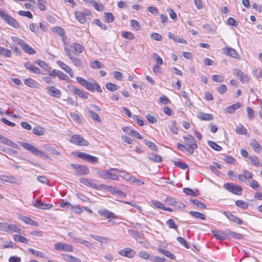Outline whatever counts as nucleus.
Here are the masks:
<instances>
[{
	"mask_svg": "<svg viewBox=\"0 0 262 262\" xmlns=\"http://www.w3.org/2000/svg\"><path fill=\"white\" fill-rule=\"evenodd\" d=\"M19 144L25 149L30 151L35 156H38L43 159H47L48 158V156L43 152L37 149L35 146H33L31 144L23 142H19Z\"/></svg>",
	"mask_w": 262,
	"mask_h": 262,
	"instance_id": "1",
	"label": "nucleus"
},
{
	"mask_svg": "<svg viewBox=\"0 0 262 262\" xmlns=\"http://www.w3.org/2000/svg\"><path fill=\"white\" fill-rule=\"evenodd\" d=\"M74 14L79 23L84 24L86 21V17L91 16V13L89 10L85 9L83 11H76Z\"/></svg>",
	"mask_w": 262,
	"mask_h": 262,
	"instance_id": "2",
	"label": "nucleus"
},
{
	"mask_svg": "<svg viewBox=\"0 0 262 262\" xmlns=\"http://www.w3.org/2000/svg\"><path fill=\"white\" fill-rule=\"evenodd\" d=\"M0 180L16 185H20L21 183V180L18 176L0 175Z\"/></svg>",
	"mask_w": 262,
	"mask_h": 262,
	"instance_id": "3",
	"label": "nucleus"
},
{
	"mask_svg": "<svg viewBox=\"0 0 262 262\" xmlns=\"http://www.w3.org/2000/svg\"><path fill=\"white\" fill-rule=\"evenodd\" d=\"M224 187L229 192L236 195H241L242 192V188L241 186L233 184V183H226Z\"/></svg>",
	"mask_w": 262,
	"mask_h": 262,
	"instance_id": "4",
	"label": "nucleus"
},
{
	"mask_svg": "<svg viewBox=\"0 0 262 262\" xmlns=\"http://www.w3.org/2000/svg\"><path fill=\"white\" fill-rule=\"evenodd\" d=\"M70 142L79 146H87L89 144V142L85 140L81 136L79 135L72 136L71 138Z\"/></svg>",
	"mask_w": 262,
	"mask_h": 262,
	"instance_id": "5",
	"label": "nucleus"
},
{
	"mask_svg": "<svg viewBox=\"0 0 262 262\" xmlns=\"http://www.w3.org/2000/svg\"><path fill=\"white\" fill-rule=\"evenodd\" d=\"M71 166L75 170L76 175H86L89 173V168L84 165L72 163Z\"/></svg>",
	"mask_w": 262,
	"mask_h": 262,
	"instance_id": "6",
	"label": "nucleus"
},
{
	"mask_svg": "<svg viewBox=\"0 0 262 262\" xmlns=\"http://www.w3.org/2000/svg\"><path fill=\"white\" fill-rule=\"evenodd\" d=\"M77 156L78 157L92 163H97L98 162V158L85 152L78 151L77 152Z\"/></svg>",
	"mask_w": 262,
	"mask_h": 262,
	"instance_id": "7",
	"label": "nucleus"
},
{
	"mask_svg": "<svg viewBox=\"0 0 262 262\" xmlns=\"http://www.w3.org/2000/svg\"><path fill=\"white\" fill-rule=\"evenodd\" d=\"M47 92L51 97L59 98L61 96L62 93L60 90L56 89L54 86L48 85L47 87Z\"/></svg>",
	"mask_w": 262,
	"mask_h": 262,
	"instance_id": "8",
	"label": "nucleus"
},
{
	"mask_svg": "<svg viewBox=\"0 0 262 262\" xmlns=\"http://www.w3.org/2000/svg\"><path fill=\"white\" fill-rule=\"evenodd\" d=\"M54 247L57 250H62L66 252H72L73 250V248L71 245L62 243H56L54 245Z\"/></svg>",
	"mask_w": 262,
	"mask_h": 262,
	"instance_id": "9",
	"label": "nucleus"
},
{
	"mask_svg": "<svg viewBox=\"0 0 262 262\" xmlns=\"http://www.w3.org/2000/svg\"><path fill=\"white\" fill-rule=\"evenodd\" d=\"M118 254L122 256L133 258L135 255V252L129 248H125L118 251Z\"/></svg>",
	"mask_w": 262,
	"mask_h": 262,
	"instance_id": "10",
	"label": "nucleus"
},
{
	"mask_svg": "<svg viewBox=\"0 0 262 262\" xmlns=\"http://www.w3.org/2000/svg\"><path fill=\"white\" fill-rule=\"evenodd\" d=\"M85 89L91 92H94L95 90H96L98 92H102V90L100 86L94 80H93V82L89 81Z\"/></svg>",
	"mask_w": 262,
	"mask_h": 262,
	"instance_id": "11",
	"label": "nucleus"
},
{
	"mask_svg": "<svg viewBox=\"0 0 262 262\" xmlns=\"http://www.w3.org/2000/svg\"><path fill=\"white\" fill-rule=\"evenodd\" d=\"M79 181L83 184L86 186L94 188L95 189H100V186L93 183V181L90 179H87L85 178H81L79 179Z\"/></svg>",
	"mask_w": 262,
	"mask_h": 262,
	"instance_id": "12",
	"label": "nucleus"
},
{
	"mask_svg": "<svg viewBox=\"0 0 262 262\" xmlns=\"http://www.w3.org/2000/svg\"><path fill=\"white\" fill-rule=\"evenodd\" d=\"M70 91L75 95L78 96L79 97L82 98L86 99L88 98V94L84 91L81 90L74 86H71L70 88Z\"/></svg>",
	"mask_w": 262,
	"mask_h": 262,
	"instance_id": "13",
	"label": "nucleus"
},
{
	"mask_svg": "<svg viewBox=\"0 0 262 262\" xmlns=\"http://www.w3.org/2000/svg\"><path fill=\"white\" fill-rule=\"evenodd\" d=\"M183 140L185 141V143L188 146H193V147H198V145L196 142L195 139L190 135H187L186 136H183Z\"/></svg>",
	"mask_w": 262,
	"mask_h": 262,
	"instance_id": "14",
	"label": "nucleus"
},
{
	"mask_svg": "<svg viewBox=\"0 0 262 262\" xmlns=\"http://www.w3.org/2000/svg\"><path fill=\"white\" fill-rule=\"evenodd\" d=\"M33 205L35 207L40 209H50L52 207V205L51 204L42 202L38 199L33 202Z\"/></svg>",
	"mask_w": 262,
	"mask_h": 262,
	"instance_id": "15",
	"label": "nucleus"
},
{
	"mask_svg": "<svg viewBox=\"0 0 262 262\" xmlns=\"http://www.w3.org/2000/svg\"><path fill=\"white\" fill-rule=\"evenodd\" d=\"M212 233L213 236L217 239L223 241L225 238H227V232H226V230L223 231L212 230Z\"/></svg>",
	"mask_w": 262,
	"mask_h": 262,
	"instance_id": "16",
	"label": "nucleus"
},
{
	"mask_svg": "<svg viewBox=\"0 0 262 262\" xmlns=\"http://www.w3.org/2000/svg\"><path fill=\"white\" fill-rule=\"evenodd\" d=\"M223 50L224 51V53L228 56H230L236 59L239 57V55L237 52L232 48L226 47L223 48Z\"/></svg>",
	"mask_w": 262,
	"mask_h": 262,
	"instance_id": "17",
	"label": "nucleus"
},
{
	"mask_svg": "<svg viewBox=\"0 0 262 262\" xmlns=\"http://www.w3.org/2000/svg\"><path fill=\"white\" fill-rule=\"evenodd\" d=\"M98 213L100 215H101L106 219H111V218L113 219V218L116 217V215L114 213L111 212L109 210L105 209H103L99 210Z\"/></svg>",
	"mask_w": 262,
	"mask_h": 262,
	"instance_id": "18",
	"label": "nucleus"
},
{
	"mask_svg": "<svg viewBox=\"0 0 262 262\" xmlns=\"http://www.w3.org/2000/svg\"><path fill=\"white\" fill-rule=\"evenodd\" d=\"M234 74L237 76L243 83L247 82L249 81L248 77L239 70H235L234 71Z\"/></svg>",
	"mask_w": 262,
	"mask_h": 262,
	"instance_id": "19",
	"label": "nucleus"
},
{
	"mask_svg": "<svg viewBox=\"0 0 262 262\" xmlns=\"http://www.w3.org/2000/svg\"><path fill=\"white\" fill-rule=\"evenodd\" d=\"M197 117L203 121H210L213 119V116L210 114L204 113L202 112H199L197 113Z\"/></svg>",
	"mask_w": 262,
	"mask_h": 262,
	"instance_id": "20",
	"label": "nucleus"
},
{
	"mask_svg": "<svg viewBox=\"0 0 262 262\" xmlns=\"http://www.w3.org/2000/svg\"><path fill=\"white\" fill-rule=\"evenodd\" d=\"M25 67L26 69L30 70L31 72L35 74H41V71L37 67L33 66L30 62H26L25 63Z\"/></svg>",
	"mask_w": 262,
	"mask_h": 262,
	"instance_id": "21",
	"label": "nucleus"
},
{
	"mask_svg": "<svg viewBox=\"0 0 262 262\" xmlns=\"http://www.w3.org/2000/svg\"><path fill=\"white\" fill-rule=\"evenodd\" d=\"M224 214L231 221L234 222L238 224L243 223L242 220L229 212H225Z\"/></svg>",
	"mask_w": 262,
	"mask_h": 262,
	"instance_id": "22",
	"label": "nucleus"
},
{
	"mask_svg": "<svg viewBox=\"0 0 262 262\" xmlns=\"http://www.w3.org/2000/svg\"><path fill=\"white\" fill-rule=\"evenodd\" d=\"M57 64L63 70L68 73L71 77H73L74 76L72 69L68 66L61 61H57Z\"/></svg>",
	"mask_w": 262,
	"mask_h": 262,
	"instance_id": "23",
	"label": "nucleus"
},
{
	"mask_svg": "<svg viewBox=\"0 0 262 262\" xmlns=\"http://www.w3.org/2000/svg\"><path fill=\"white\" fill-rule=\"evenodd\" d=\"M19 219L27 224L33 226H36V227L38 226L37 222L34 220H32L29 217H28L26 216L20 215Z\"/></svg>",
	"mask_w": 262,
	"mask_h": 262,
	"instance_id": "24",
	"label": "nucleus"
},
{
	"mask_svg": "<svg viewBox=\"0 0 262 262\" xmlns=\"http://www.w3.org/2000/svg\"><path fill=\"white\" fill-rule=\"evenodd\" d=\"M14 232L18 233H21L22 229L19 225L16 224H9L8 226V232Z\"/></svg>",
	"mask_w": 262,
	"mask_h": 262,
	"instance_id": "25",
	"label": "nucleus"
},
{
	"mask_svg": "<svg viewBox=\"0 0 262 262\" xmlns=\"http://www.w3.org/2000/svg\"><path fill=\"white\" fill-rule=\"evenodd\" d=\"M226 232H227V238H229L230 236L238 239H243L244 238L243 235L232 231L229 229H226Z\"/></svg>",
	"mask_w": 262,
	"mask_h": 262,
	"instance_id": "26",
	"label": "nucleus"
},
{
	"mask_svg": "<svg viewBox=\"0 0 262 262\" xmlns=\"http://www.w3.org/2000/svg\"><path fill=\"white\" fill-rule=\"evenodd\" d=\"M6 21L10 26H12L15 28H17L19 27V23L12 17L10 15L6 19Z\"/></svg>",
	"mask_w": 262,
	"mask_h": 262,
	"instance_id": "27",
	"label": "nucleus"
},
{
	"mask_svg": "<svg viewBox=\"0 0 262 262\" xmlns=\"http://www.w3.org/2000/svg\"><path fill=\"white\" fill-rule=\"evenodd\" d=\"M100 189H105L106 190L111 192L112 194H116L117 191L118 189L115 187L104 184H101L100 185Z\"/></svg>",
	"mask_w": 262,
	"mask_h": 262,
	"instance_id": "28",
	"label": "nucleus"
},
{
	"mask_svg": "<svg viewBox=\"0 0 262 262\" xmlns=\"http://www.w3.org/2000/svg\"><path fill=\"white\" fill-rule=\"evenodd\" d=\"M13 239L16 242H19L24 244H28L29 242L28 239L23 236L15 234L13 236Z\"/></svg>",
	"mask_w": 262,
	"mask_h": 262,
	"instance_id": "29",
	"label": "nucleus"
},
{
	"mask_svg": "<svg viewBox=\"0 0 262 262\" xmlns=\"http://www.w3.org/2000/svg\"><path fill=\"white\" fill-rule=\"evenodd\" d=\"M189 201L191 203L196 205L200 208L206 209L207 208V206L205 204H204V203H203L202 202L198 200L190 199L189 200Z\"/></svg>",
	"mask_w": 262,
	"mask_h": 262,
	"instance_id": "30",
	"label": "nucleus"
},
{
	"mask_svg": "<svg viewBox=\"0 0 262 262\" xmlns=\"http://www.w3.org/2000/svg\"><path fill=\"white\" fill-rule=\"evenodd\" d=\"M235 130L236 133L239 135H245L247 133V129L242 124H239L236 126Z\"/></svg>",
	"mask_w": 262,
	"mask_h": 262,
	"instance_id": "31",
	"label": "nucleus"
},
{
	"mask_svg": "<svg viewBox=\"0 0 262 262\" xmlns=\"http://www.w3.org/2000/svg\"><path fill=\"white\" fill-rule=\"evenodd\" d=\"M25 83L27 86L33 88H35L37 86V82L35 81L34 79L30 78L26 79L25 80Z\"/></svg>",
	"mask_w": 262,
	"mask_h": 262,
	"instance_id": "32",
	"label": "nucleus"
},
{
	"mask_svg": "<svg viewBox=\"0 0 262 262\" xmlns=\"http://www.w3.org/2000/svg\"><path fill=\"white\" fill-rule=\"evenodd\" d=\"M28 251H29V252L31 253L32 254H33L34 255H35L36 256L41 257V258H46V254L44 253H43L42 252L37 251L32 248L29 249Z\"/></svg>",
	"mask_w": 262,
	"mask_h": 262,
	"instance_id": "33",
	"label": "nucleus"
},
{
	"mask_svg": "<svg viewBox=\"0 0 262 262\" xmlns=\"http://www.w3.org/2000/svg\"><path fill=\"white\" fill-rule=\"evenodd\" d=\"M90 237L93 238L94 239L97 241L98 242L101 243H107V238L105 237L96 235L94 234H91Z\"/></svg>",
	"mask_w": 262,
	"mask_h": 262,
	"instance_id": "34",
	"label": "nucleus"
},
{
	"mask_svg": "<svg viewBox=\"0 0 262 262\" xmlns=\"http://www.w3.org/2000/svg\"><path fill=\"white\" fill-rule=\"evenodd\" d=\"M189 213L191 215H192V216H193L194 217L201 219L202 220H206V217H205V215L202 213L196 212V211H190L189 212Z\"/></svg>",
	"mask_w": 262,
	"mask_h": 262,
	"instance_id": "35",
	"label": "nucleus"
},
{
	"mask_svg": "<svg viewBox=\"0 0 262 262\" xmlns=\"http://www.w3.org/2000/svg\"><path fill=\"white\" fill-rule=\"evenodd\" d=\"M72 47L74 49L75 51L78 54L81 53L84 49L82 45L78 43H73Z\"/></svg>",
	"mask_w": 262,
	"mask_h": 262,
	"instance_id": "36",
	"label": "nucleus"
},
{
	"mask_svg": "<svg viewBox=\"0 0 262 262\" xmlns=\"http://www.w3.org/2000/svg\"><path fill=\"white\" fill-rule=\"evenodd\" d=\"M0 55L10 57L11 56V51L9 49L0 47Z\"/></svg>",
	"mask_w": 262,
	"mask_h": 262,
	"instance_id": "37",
	"label": "nucleus"
},
{
	"mask_svg": "<svg viewBox=\"0 0 262 262\" xmlns=\"http://www.w3.org/2000/svg\"><path fill=\"white\" fill-rule=\"evenodd\" d=\"M159 251L160 252H161L163 254H164L166 256L169 257L171 259L173 260V259H175V258H176V256L168 250L163 249H159Z\"/></svg>",
	"mask_w": 262,
	"mask_h": 262,
	"instance_id": "38",
	"label": "nucleus"
},
{
	"mask_svg": "<svg viewBox=\"0 0 262 262\" xmlns=\"http://www.w3.org/2000/svg\"><path fill=\"white\" fill-rule=\"evenodd\" d=\"M250 145L256 152H258L260 149V145L258 142L255 139H252L250 141Z\"/></svg>",
	"mask_w": 262,
	"mask_h": 262,
	"instance_id": "39",
	"label": "nucleus"
},
{
	"mask_svg": "<svg viewBox=\"0 0 262 262\" xmlns=\"http://www.w3.org/2000/svg\"><path fill=\"white\" fill-rule=\"evenodd\" d=\"M148 159L155 162H160L162 161V157L160 156L151 154L148 155Z\"/></svg>",
	"mask_w": 262,
	"mask_h": 262,
	"instance_id": "40",
	"label": "nucleus"
},
{
	"mask_svg": "<svg viewBox=\"0 0 262 262\" xmlns=\"http://www.w3.org/2000/svg\"><path fill=\"white\" fill-rule=\"evenodd\" d=\"M249 159L250 162L256 166H261L262 164L259 161L257 157L256 156H250Z\"/></svg>",
	"mask_w": 262,
	"mask_h": 262,
	"instance_id": "41",
	"label": "nucleus"
},
{
	"mask_svg": "<svg viewBox=\"0 0 262 262\" xmlns=\"http://www.w3.org/2000/svg\"><path fill=\"white\" fill-rule=\"evenodd\" d=\"M207 143L212 148L216 151H219L222 150V147L221 146L219 145L213 141H208Z\"/></svg>",
	"mask_w": 262,
	"mask_h": 262,
	"instance_id": "42",
	"label": "nucleus"
},
{
	"mask_svg": "<svg viewBox=\"0 0 262 262\" xmlns=\"http://www.w3.org/2000/svg\"><path fill=\"white\" fill-rule=\"evenodd\" d=\"M32 132L34 134L38 136L43 135L45 132L43 128L40 126L34 127L32 129Z\"/></svg>",
	"mask_w": 262,
	"mask_h": 262,
	"instance_id": "43",
	"label": "nucleus"
},
{
	"mask_svg": "<svg viewBox=\"0 0 262 262\" xmlns=\"http://www.w3.org/2000/svg\"><path fill=\"white\" fill-rule=\"evenodd\" d=\"M4 144L16 149H19V147L17 144L8 138H6Z\"/></svg>",
	"mask_w": 262,
	"mask_h": 262,
	"instance_id": "44",
	"label": "nucleus"
},
{
	"mask_svg": "<svg viewBox=\"0 0 262 262\" xmlns=\"http://www.w3.org/2000/svg\"><path fill=\"white\" fill-rule=\"evenodd\" d=\"M236 205L243 209H246L248 207V204L242 200H237L235 202Z\"/></svg>",
	"mask_w": 262,
	"mask_h": 262,
	"instance_id": "45",
	"label": "nucleus"
},
{
	"mask_svg": "<svg viewBox=\"0 0 262 262\" xmlns=\"http://www.w3.org/2000/svg\"><path fill=\"white\" fill-rule=\"evenodd\" d=\"M52 31L54 33H57L60 36H63L64 35V30L59 27H55L52 28Z\"/></svg>",
	"mask_w": 262,
	"mask_h": 262,
	"instance_id": "46",
	"label": "nucleus"
},
{
	"mask_svg": "<svg viewBox=\"0 0 262 262\" xmlns=\"http://www.w3.org/2000/svg\"><path fill=\"white\" fill-rule=\"evenodd\" d=\"M23 50L29 54H34L36 53V51L28 45H26Z\"/></svg>",
	"mask_w": 262,
	"mask_h": 262,
	"instance_id": "47",
	"label": "nucleus"
},
{
	"mask_svg": "<svg viewBox=\"0 0 262 262\" xmlns=\"http://www.w3.org/2000/svg\"><path fill=\"white\" fill-rule=\"evenodd\" d=\"M12 39L14 42H17L19 45H20L22 49L27 45L24 40L17 37H12Z\"/></svg>",
	"mask_w": 262,
	"mask_h": 262,
	"instance_id": "48",
	"label": "nucleus"
},
{
	"mask_svg": "<svg viewBox=\"0 0 262 262\" xmlns=\"http://www.w3.org/2000/svg\"><path fill=\"white\" fill-rule=\"evenodd\" d=\"M93 23L96 24L103 30H106L107 29V26L102 23L99 19H94Z\"/></svg>",
	"mask_w": 262,
	"mask_h": 262,
	"instance_id": "49",
	"label": "nucleus"
},
{
	"mask_svg": "<svg viewBox=\"0 0 262 262\" xmlns=\"http://www.w3.org/2000/svg\"><path fill=\"white\" fill-rule=\"evenodd\" d=\"M128 232L129 234L133 238L138 239L140 238V234L137 231L132 229H128Z\"/></svg>",
	"mask_w": 262,
	"mask_h": 262,
	"instance_id": "50",
	"label": "nucleus"
},
{
	"mask_svg": "<svg viewBox=\"0 0 262 262\" xmlns=\"http://www.w3.org/2000/svg\"><path fill=\"white\" fill-rule=\"evenodd\" d=\"M91 67L93 69H101L103 67V65L99 61L96 60L91 63Z\"/></svg>",
	"mask_w": 262,
	"mask_h": 262,
	"instance_id": "51",
	"label": "nucleus"
},
{
	"mask_svg": "<svg viewBox=\"0 0 262 262\" xmlns=\"http://www.w3.org/2000/svg\"><path fill=\"white\" fill-rule=\"evenodd\" d=\"M146 118L147 120L151 123H155L158 121L156 116L151 115L149 114L146 115Z\"/></svg>",
	"mask_w": 262,
	"mask_h": 262,
	"instance_id": "52",
	"label": "nucleus"
},
{
	"mask_svg": "<svg viewBox=\"0 0 262 262\" xmlns=\"http://www.w3.org/2000/svg\"><path fill=\"white\" fill-rule=\"evenodd\" d=\"M166 202L170 205L175 206L176 208H180V205H177L178 203L172 198L168 197L166 200Z\"/></svg>",
	"mask_w": 262,
	"mask_h": 262,
	"instance_id": "53",
	"label": "nucleus"
},
{
	"mask_svg": "<svg viewBox=\"0 0 262 262\" xmlns=\"http://www.w3.org/2000/svg\"><path fill=\"white\" fill-rule=\"evenodd\" d=\"M89 113L91 117L93 119V120H96L99 122H101V119L100 116L97 114L95 113L92 111H89Z\"/></svg>",
	"mask_w": 262,
	"mask_h": 262,
	"instance_id": "54",
	"label": "nucleus"
},
{
	"mask_svg": "<svg viewBox=\"0 0 262 262\" xmlns=\"http://www.w3.org/2000/svg\"><path fill=\"white\" fill-rule=\"evenodd\" d=\"M77 81L82 86L84 87L85 88L86 87L89 81L86 80L84 78L80 77H76Z\"/></svg>",
	"mask_w": 262,
	"mask_h": 262,
	"instance_id": "55",
	"label": "nucleus"
},
{
	"mask_svg": "<svg viewBox=\"0 0 262 262\" xmlns=\"http://www.w3.org/2000/svg\"><path fill=\"white\" fill-rule=\"evenodd\" d=\"M77 81L82 86L84 87L85 88L86 87L89 81L86 80L84 78L80 77H76Z\"/></svg>",
	"mask_w": 262,
	"mask_h": 262,
	"instance_id": "56",
	"label": "nucleus"
},
{
	"mask_svg": "<svg viewBox=\"0 0 262 262\" xmlns=\"http://www.w3.org/2000/svg\"><path fill=\"white\" fill-rule=\"evenodd\" d=\"M122 36L124 38L131 40L134 39L135 38L134 35L132 33L127 31H123L122 32Z\"/></svg>",
	"mask_w": 262,
	"mask_h": 262,
	"instance_id": "57",
	"label": "nucleus"
},
{
	"mask_svg": "<svg viewBox=\"0 0 262 262\" xmlns=\"http://www.w3.org/2000/svg\"><path fill=\"white\" fill-rule=\"evenodd\" d=\"M104 17H105L106 21L108 23H112L114 21V16L111 13L105 12L104 13Z\"/></svg>",
	"mask_w": 262,
	"mask_h": 262,
	"instance_id": "58",
	"label": "nucleus"
},
{
	"mask_svg": "<svg viewBox=\"0 0 262 262\" xmlns=\"http://www.w3.org/2000/svg\"><path fill=\"white\" fill-rule=\"evenodd\" d=\"M70 59L75 66L77 67H81L82 66L81 61L80 59L72 56Z\"/></svg>",
	"mask_w": 262,
	"mask_h": 262,
	"instance_id": "59",
	"label": "nucleus"
},
{
	"mask_svg": "<svg viewBox=\"0 0 262 262\" xmlns=\"http://www.w3.org/2000/svg\"><path fill=\"white\" fill-rule=\"evenodd\" d=\"M95 7V9L99 11H102L104 9V7L101 4H99L94 0V2L92 4Z\"/></svg>",
	"mask_w": 262,
	"mask_h": 262,
	"instance_id": "60",
	"label": "nucleus"
},
{
	"mask_svg": "<svg viewBox=\"0 0 262 262\" xmlns=\"http://www.w3.org/2000/svg\"><path fill=\"white\" fill-rule=\"evenodd\" d=\"M138 255L140 257H141L143 259H150V258H151L150 257V254L147 253L145 251H142L138 253Z\"/></svg>",
	"mask_w": 262,
	"mask_h": 262,
	"instance_id": "61",
	"label": "nucleus"
},
{
	"mask_svg": "<svg viewBox=\"0 0 262 262\" xmlns=\"http://www.w3.org/2000/svg\"><path fill=\"white\" fill-rule=\"evenodd\" d=\"M153 58L156 60L157 63V65H161L163 64V59L157 53H154Z\"/></svg>",
	"mask_w": 262,
	"mask_h": 262,
	"instance_id": "62",
	"label": "nucleus"
},
{
	"mask_svg": "<svg viewBox=\"0 0 262 262\" xmlns=\"http://www.w3.org/2000/svg\"><path fill=\"white\" fill-rule=\"evenodd\" d=\"M131 25L132 27L136 30H139L141 28L140 24L136 20L133 19L131 20Z\"/></svg>",
	"mask_w": 262,
	"mask_h": 262,
	"instance_id": "63",
	"label": "nucleus"
},
{
	"mask_svg": "<svg viewBox=\"0 0 262 262\" xmlns=\"http://www.w3.org/2000/svg\"><path fill=\"white\" fill-rule=\"evenodd\" d=\"M151 262H164L166 260L164 257H161L158 256H154L150 258Z\"/></svg>",
	"mask_w": 262,
	"mask_h": 262,
	"instance_id": "64",
	"label": "nucleus"
}]
</instances>
